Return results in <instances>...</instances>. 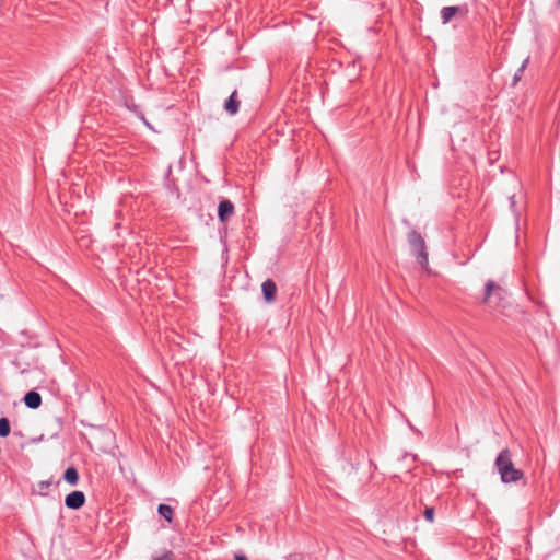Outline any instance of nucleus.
<instances>
[{"label":"nucleus","mask_w":560,"mask_h":560,"mask_svg":"<svg viewBox=\"0 0 560 560\" xmlns=\"http://www.w3.org/2000/svg\"><path fill=\"white\" fill-rule=\"evenodd\" d=\"M10 421L7 418H0V436L7 438L10 434Z\"/></svg>","instance_id":"ddd939ff"},{"label":"nucleus","mask_w":560,"mask_h":560,"mask_svg":"<svg viewBox=\"0 0 560 560\" xmlns=\"http://www.w3.org/2000/svg\"><path fill=\"white\" fill-rule=\"evenodd\" d=\"M510 206L511 208L515 207V195H512L509 197Z\"/></svg>","instance_id":"a211bd4d"},{"label":"nucleus","mask_w":560,"mask_h":560,"mask_svg":"<svg viewBox=\"0 0 560 560\" xmlns=\"http://www.w3.org/2000/svg\"><path fill=\"white\" fill-rule=\"evenodd\" d=\"M50 485H51V482H50V481H40V482L38 483V486H39V488H40V489L49 488V487H50Z\"/></svg>","instance_id":"f3484780"},{"label":"nucleus","mask_w":560,"mask_h":560,"mask_svg":"<svg viewBox=\"0 0 560 560\" xmlns=\"http://www.w3.org/2000/svg\"><path fill=\"white\" fill-rule=\"evenodd\" d=\"M234 213V205L229 199L220 201L218 217L221 222H226Z\"/></svg>","instance_id":"423d86ee"},{"label":"nucleus","mask_w":560,"mask_h":560,"mask_svg":"<svg viewBox=\"0 0 560 560\" xmlns=\"http://www.w3.org/2000/svg\"><path fill=\"white\" fill-rule=\"evenodd\" d=\"M529 62V57L523 60L521 67L517 69V71L514 73L512 85H516L517 82L521 80L524 70L526 69L527 65Z\"/></svg>","instance_id":"f8f14e48"},{"label":"nucleus","mask_w":560,"mask_h":560,"mask_svg":"<svg viewBox=\"0 0 560 560\" xmlns=\"http://www.w3.org/2000/svg\"><path fill=\"white\" fill-rule=\"evenodd\" d=\"M24 404L31 409H37L42 405V397L35 390H30L24 396Z\"/></svg>","instance_id":"6e6552de"},{"label":"nucleus","mask_w":560,"mask_h":560,"mask_svg":"<svg viewBox=\"0 0 560 560\" xmlns=\"http://www.w3.org/2000/svg\"><path fill=\"white\" fill-rule=\"evenodd\" d=\"M175 556L172 551H166L162 556L154 558V560H174Z\"/></svg>","instance_id":"2eb2a0df"},{"label":"nucleus","mask_w":560,"mask_h":560,"mask_svg":"<svg viewBox=\"0 0 560 560\" xmlns=\"http://www.w3.org/2000/svg\"><path fill=\"white\" fill-rule=\"evenodd\" d=\"M234 560H247V557L244 555H235Z\"/></svg>","instance_id":"6ab92c4d"},{"label":"nucleus","mask_w":560,"mask_h":560,"mask_svg":"<svg viewBox=\"0 0 560 560\" xmlns=\"http://www.w3.org/2000/svg\"><path fill=\"white\" fill-rule=\"evenodd\" d=\"M508 292L498 285L493 280H488L485 285V295L482 303L490 308L504 307Z\"/></svg>","instance_id":"f03ea898"},{"label":"nucleus","mask_w":560,"mask_h":560,"mask_svg":"<svg viewBox=\"0 0 560 560\" xmlns=\"http://www.w3.org/2000/svg\"><path fill=\"white\" fill-rule=\"evenodd\" d=\"M434 514H435V512H434V509H433V508H427V509L424 510V512H423V516H424V518H425L428 522H430V523H432V522L434 521Z\"/></svg>","instance_id":"4468645a"},{"label":"nucleus","mask_w":560,"mask_h":560,"mask_svg":"<svg viewBox=\"0 0 560 560\" xmlns=\"http://www.w3.org/2000/svg\"><path fill=\"white\" fill-rule=\"evenodd\" d=\"M498 158H499V154L497 151L489 152V161L491 164L494 163L498 160Z\"/></svg>","instance_id":"dca6fc26"},{"label":"nucleus","mask_w":560,"mask_h":560,"mask_svg":"<svg viewBox=\"0 0 560 560\" xmlns=\"http://www.w3.org/2000/svg\"><path fill=\"white\" fill-rule=\"evenodd\" d=\"M408 243L410 245L411 253L416 257L419 265H421L423 268H427L429 264V257L425 242L421 234L416 230H411L408 233Z\"/></svg>","instance_id":"7ed1b4c3"},{"label":"nucleus","mask_w":560,"mask_h":560,"mask_svg":"<svg viewBox=\"0 0 560 560\" xmlns=\"http://www.w3.org/2000/svg\"><path fill=\"white\" fill-rule=\"evenodd\" d=\"M63 479L71 486H75L79 481V472L75 467H68L63 474Z\"/></svg>","instance_id":"9d476101"},{"label":"nucleus","mask_w":560,"mask_h":560,"mask_svg":"<svg viewBox=\"0 0 560 560\" xmlns=\"http://www.w3.org/2000/svg\"><path fill=\"white\" fill-rule=\"evenodd\" d=\"M238 108H240V101L237 100V91L234 90L231 93L230 97L226 100V102L224 104V109L230 115H235L238 112Z\"/></svg>","instance_id":"1a4fd4ad"},{"label":"nucleus","mask_w":560,"mask_h":560,"mask_svg":"<svg viewBox=\"0 0 560 560\" xmlns=\"http://www.w3.org/2000/svg\"><path fill=\"white\" fill-rule=\"evenodd\" d=\"M85 503V494L82 491H72L65 499V504L68 509L79 510Z\"/></svg>","instance_id":"39448f33"},{"label":"nucleus","mask_w":560,"mask_h":560,"mask_svg":"<svg viewBox=\"0 0 560 560\" xmlns=\"http://www.w3.org/2000/svg\"><path fill=\"white\" fill-rule=\"evenodd\" d=\"M159 514L164 517L168 523L173 521L174 511L173 508L167 504H160L158 508Z\"/></svg>","instance_id":"9b49d317"},{"label":"nucleus","mask_w":560,"mask_h":560,"mask_svg":"<svg viewBox=\"0 0 560 560\" xmlns=\"http://www.w3.org/2000/svg\"><path fill=\"white\" fill-rule=\"evenodd\" d=\"M261 291L266 302L272 303L276 300L277 285L273 280H265L261 284Z\"/></svg>","instance_id":"0eeeda50"},{"label":"nucleus","mask_w":560,"mask_h":560,"mask_svg":"<svg viewBox=\"0 0 560 560\" xmlns=\"http://www.w3.org/2000/svg\"><path fill=\"white\" fill-rule=\"evenodd\" d=\"M468 12H469V10H468V7L466 4L444 7L441 10V21H442L443 24H447L456 15H459L460 18H466Z\"/></svg>","instance_id":"20e7f679"},{"label":"nucleus","mask_w":560,"mask_h":560,"mask_svg":"<svg viewBox=\"0 0 560 560\" xmlns=\"http://www.w3.org/2000/svg\"><path fill=\"white\" fill-rule=\"evenodd\" d=\"M494 466L503 483L517 482L524 478V472L521 469L515 468L512 460V454L509 448H504L498 454Z\"/></svg>","instance_id":"f257e3e1"}]
</instances>
